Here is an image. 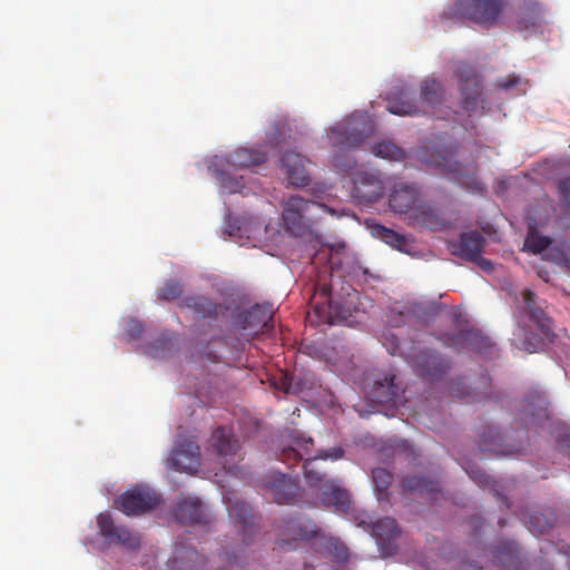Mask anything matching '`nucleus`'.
Returning <instances> with one entry per match:
<instances>
[{"label":"nucleus","instance_id":"obj_47","mask_svg":"<svg viewBox=\"0 0 570 570\" xmlns=\"http://www.w3.org/2000/svg\"><path fill=\"white\" fill-rule=\"evenodd\" d=\"M520 82V78L519 76L512 73V75H509L507 76L505 78H503L500 82H499V87L502 88V89H510L514 86H517L518 83Z\"/></svg>","mask_w":570,"mask_h":570},{"label":"nucleus","instance_id":"obj_38","mask_svg":"<svg viewBox=\"0 0 570 570\" xmlns=\"http://www.w3.org/2000/svg\"><path fill=\"white\" fill-rule=\"evenodd\" d=\"M554 523L552 515H547L540 511H533L528 515L529 530L534 534L548 532Z\"/></svg>","mask_w":570,"mask_h":570},{"label":"nucleus","instance_id":"obj_50","mask_svg":"<svg viewBox=\"0 0 570 570\" xmlns=\"http://www.w3.org/2000/svg\"><path fill=\"white\" fill-rule=\"evenodd\" d=\"M455 391H456V396L459 399L465 401V402H470V401H475L476 400V395L471 396L470 392L461 391L459 387Z\"/></svg>","mask_w":570,"mask_h":570},{"label":"nucleus","instance_id":"obj_28","mask_svg":"<svg viewBox=\"0 0 570 570\" xmlns=\"http://www.w3.org/2000/svg\"><path fill=\"white\" fill-rule=\"evenodd\" d=\"M321 500L325 507H332L340 512L347 511L351 504L348 492L336 485L334 481L321 490Z\"/></svg>","mask_w":570,"mask_h":570},{"label":"nucleus","instance_id":"obj_52","mask_svg":"<svg viewBox=\"0 0 570 570\" xmlns=\"http://www.w3.org/2000/svg\"><path fill=\"white\" fill-rule=\"evenodd\" d=\"M521 347H522L523 350H525V351L530 352V353L535 352V348H537V346H535V345H533L532 343H529V342H527V341L522 342V346H521Z\"/></svg>","mask_w":570,"mask_h":570},{"label":"nucleus","instance_id":"obj_21","mask_svg":"<svg viewBox=\"0 0 570 570\" xmlns=\"http://www.w3.org/2000/svg\"><path fill=\"white\" fill-rule=\"evenodd\" d=\"M281 163L292 185L305 187L309 184V175L305 169V159L302 155L295 151H285L281 158ZM306 163L309 161L306 159Z\"/></svg>","mask_w":570,"mask_h":570},{"label":"nucleus","instance_id":"obj_53","mask_svg":"<svg viewBox=\"0 0 570 570\" xmlns=\"http://www.w3.org/2000/svg\"><path fill=\"white\" fill-rule=\"evenodd\" d=\"M228 561L232 562V563H235V564H240L242 561H240V557L236 553H233L232 557H228Z\"/></svg>","mask_w":570,"mask_h":570},{"label":"nucleus","instance_id":"obj_46","mask_svg":"<svg viewBox=\"0 0 570 570\" xmlns=\"http://www.w3.org/2000/svg\"><path fill=\"white\" fill-rule=\"evenodd\" d=\"M126 331L131 338H136L142 333L144 325L140 321L129 320L127 323Z\"/></svg>","mask_w":570,"mask_h":570},{"label":"nucleus","instance_id":"obj_17","mask_svg":"<svg viewBox=\"0 0 570 570\" xmlns=\"http://www.w3.org/2000/svg\"><path fill=\"white\" fill-rule=\"evenodd\" d=\"M448 345L456 350H468L479 354H491L494 345L489 337L472 330H464L448 336Z\"/></svg>","mask_w":570,"mask_h":570},{"label":"nucleus","instance_id":"obj_5","mask_svg":"<svg viewBox=\"0 0 570 570\" xmlns=\"http://www.w3.org/2000/svg\"><path fill=\"white\" fill-rule=\"evenodd\" d=\"M503 3V0H455L444 14L449 19L470 20L491 26L498 21Z\"/></svg>","mask_w":570,"mask_h":570},{"label":"nucleus","instance_id":"obj_48","mask_svg":"<svg viewBox=\"0 0 570 570\" xmlns=\"http://www.w3.org/2000/svg\"><path fill=\"white\" fill-rule=\"evenodd\" d=\"M470 262L475 263L478 266H480L484 272H492L493 271V264L491 261L482 257V254H479V257L476 259H471Z\"/></svg>","mask_w":570,"mask_h":570},{"label":"nucleus","instance_id":"obj_2","mask_svg":"<svg viewBox=\"0 0 570 570\" xmlns=\"http://www.w3.org/2000/svg\"><path fill=\"white\" fill-rule=\"evenodd\" d=\"M372 132V124L364 114L352 115L344 124L331 129L330 140L337 147L333 156V165L336 169L347 173L356 165V160L348 150L360 146Z\"/></svg>","mask_w":570,"mask_h":570},{"label":"nucleus","instance_id":"obj_24","mask_svg":"<svg viewBox=\"0 0 570 570\" xmlns=\"http://www.w3.org/2000/svg\"><path fill=\"white\" fill-rule=\"evenodd\" d=\"M403 390L395 382V375L385 376L383 381H376L372 389L373 401L380 404L396 405L401 402Z\"/></svg>","mask_w":570,"mask_h":570},{"label":"nucleus","instance_id":"obj_32","mask_svg":"<svg viewBox=\"0 0 570 570\" xmlns=\"http://www.w3.org/2000/svg\"><path fill=\"white\" fill-rule=\"evenodd\" d=\"M209 168L212 169L215 178L219 181L222 188L228 193H238L244 188L245 184L243 181V177L233 176L229 173V166H215L212 163Z\"/></svg>","mask_w":570,"mask_h":570},{"label":"nucleus","instance_id":"obj_3","mask_svg":"<svg viewBox=\"0 0 570 570\" xmlns=\"http://www.w3.org/2000/svg\"><path fill=\"white\" fill-rule=\"evenodd\" d=\"M282 208L284 227L296 237L312 233L313 226L318 220L314 214L315 210L334 214V210L325 204L305 199L298 195L289 196L283 202Z\"/></svg>","mask_w":570,"mask_h":570},{"label":"nucleus","instance_id":"obj_44","mask_svg":"<svg viewBox=\"0 0 570 570\" xmlns=\"http://www.w3.org/2000/svg\"><path fill=\"white\" fill-rule=\"evenodd\" d=\"M471 479L481 488H487L491 484V478L481 469H471L469 472Z\"/></svg>","mask_w":570,"mask_h":570},{"label":"nucleus","instance_id":"obj_41","mask_svg":"<svg viewBox=\"0 0 570 570\" xmlns=\"http://www.w3.org/2000/svg\"><path fill=\"white\" fill-rule=\"evenodd\" d=\"M551 245V239L547 236L538 234L534 229H531L525 238L524 247L533 253L540 254Z\"/></svg>","mask_w":570,"mask_h":570},{"label":"nucleus","instance_id":"obj_45","mask_svg":"<svg viewBox=\"0 0 570 570\" xmlns=\"http://www.w3.org/2000/svg\"><path fill=\"white\" fill-rule=\"evenodd\" d=\"M558 189L561 198L570 207V177L560 179Z\"/></svg>","mask_w":570,"mask_h":570},{"label":"nucleus","instance_id":"obj_13","mask_svg":"<svg viewBox=\"0 0 570 570\" xmlns=\"http://www.w3.org/2000/svg\"><path fill=\"white\" fill-rule=\"evenodd\" d=\"M97 524L99 533L107 542L122 544L132 550L140 547V537L126 527L116 525L109 513H100L97 518Z\"/></svg>","mask_w":570,"mask_h":570},{"label":"nucleus","instance_id":"obj_15","mask_svg":"<svg viewBox=\"0 0 570 570\" xmlns=\"http://www.w3.org/2000/svg\"><path fill=\"white\" fill-rule=\"evenodd\" d=\"M458 76L463 108L468 111L473 110L482 92L481 77L473 67L466 63L459 66Z\"/></svg>","mask_w":570,"mask_h":570},{"label":"nucleus","instance_id":"obj_10","mask_svg":"<svg viewBox=\"0 0 570 570\" xmlns=\"http://www.w3.org/2000/svg\"><path fill=\"white\" fill-rule=\"evenodd\" d=\"M411 358L416 374L429 382L441 380L451 368L450 360L433 350L419 351Z\"/></svg>","mask_w":570,"mask_h":570},{"label":"nucleus","instance_id":"obj_25","mask_svg":"<svg viewBox=\"0 0 570 570\" xmlns=\"http://www.w3.org/2000/svg\"><path fill=\"white\" fill-rule=\"evenodd\" d=\"M523 302L529 313L530 320L533 321L546 338L553 336L552 320L547 316L541 306L535 303V295L532 291L525 289L523 292Z\"/></svg>","mask_w":570,"mask_h":570},{"label":"nucleus","instance_id":"obj_12","mask_svg":"<svg viewBox=\"0 0 570 570\" xmlns=\"http://www.w3.org/2000/svg\"><path fill=\"white\" fill-rule=\"evenodd\" d=\"M199 465L200 448L193 440H184L177 443L167 459V466L179 472L194 473Z\"/></svg>","mask_w":570,"mask_h":570},{"label":"nucleus","instance_id":"obj_49","mask_svg":"<svg viewBox=\"0 0 570 570\" xmlns=\"http://www.w3.org/2000/svg\"><path fill=\"white\" fill-rule=\"evenodd\" d=\"M521 22L524 23V28H538L540 26V19L538 16L530 17L529 19L523 18Z\"/></svg>","mask_w":570,"mask_h":570},{"label":"nucleus","instance_id":"obj_54","mask_svg":"<svg viewBox=\"0 0 570 570\" xmlns=\"http://www.w3.org/2000/svg\"><path fill=\"white\" fill-rule=\"evenodd\" d=\"M481 380L483 381L484 384H488L490 381V377H489V375H484L481 377Z\"/></svg>","mask_w":570,"mask_h":570},{"label":"nucleus","instance_id":"obj_19","mask_svg":"<svg viewBox=\"0 0 570 570\" xmlns=\"http://www.w3.org/2000/svg\"><path fill=\"white\" fill-rule=\"evenodd\" d=\"M227 509L229 517L242 532L245 544H249L257 531L252 507L244 501H235Z\"/></svg>","mask_w":570,"mask_h":570},{"label":"nucleus","instance_id":"obj_30","mask_svg":"<svg viewBox=\"0 0 570 570\" xmlns=\"http://www.w3.org/2000/svg\"><path fill=\"white\" fill-rule=\"evenodd\" d=\"M494 557L508 570H517L519 564V548L513 541H501L494 547Z\"/></svg>","mask_w":570,"mask_h":570},{"label":"nucleus","instance_id":"obj_39","mask_svg":"<svg viewBox=\"0 0 570 570\" xmlns=\"http://www.w3.org/2000/svg\"><path fill=\"white\" fill-rule=\"evenodd\" d=\"M386 109L397 116H413L419 112V108L414 102L403 99L401 96H392L387 101Z\"/></svg>","mask_w":570,"mask_h":570},{"label":"nucleus","instance_id":"obj_8","mask_svg":"<svg viewBox=\"0 0 570 570\" xmlns=\"http://www.w3.org/2000/svg\"><path fill=\"white\" fill-rule=\"evenodd\" d=\"M352 181V196L360 205L372 204L383 196L384 181L379 170H356Z\"/></svg>","mask_w":570,"mask_h":570},{"label":"nucleus","instance_id":"obj_26","mask_svg":"<svg viewBox=\"0 0 570 570\" xmlns=\"http://www.w3.org/2000/svg\"><path fill=\"white\" fill-rule=\"evenodd\" d=\"M179 306L189 309L198 318L215 320L218 315L219 306L210 298L203 295L185 296Z\"/></svg>","mask_w":570,"mask_h":570},{"label":"nucleus","instance_id":"obj_42","mask_svg":"<svg viewBox=\"0 0 570 570\" xmlns=\"http://www.w3.org/2000/svg\"><path fill=\"white\" fill-rule=\"evenodd\" d=\"M183 292L184 287L180 282L168 279L157 289V297L160 301H174L180 297Z\"/></svg>","mask_w":570,"mask_h":570},{"label":"nucleus","instance_id":"obj_20","mask_svg":"<svg viewBox=\"0 0 570 570\" xmlns=\"http://www.w3.org/2000/svg\"><path fill=\"white\" fill-rule=\"evenodd\" d=\"M273 320V313L268 306L255 305L238 315L237 324L245 333L243 335H254L268 326Z\"/></svg>","mask_w":570,"mask_h":570},{"label":"nucleus","instance_id":"obj_7","mask_svg":"<svg viewBox=\"0 0 570 570\" xmlns=\"http://www.w3.org/2000/svg\"><path fill=\"white\" fill-rule=\"evenodd\" d=\"M318 527L307 518L291 517L283 520L276 548L279 550L295 549L299 540H309L317 537Z\"/></svg>","mask_w":570,"mask_h":570},{"label":"nucleus","instance_id":"obj_18","mask_svg":"<svg viewBox=\"0 0 570 570\" xmlns=\"http://www.w3.org/2000/svg\"><path fill=\"white\" fill-rule=\"evenodd\" d=\"M265 161V154L256 149L237 148L227 155H216L213 157L215 166H229L232 169L247 168L257 166Z\"/></svg>","mask_w":570,"mask_h":570},{"label":"nucleus","instance_id":"obj_6","mask_svg":"<svg viewBox=\"0 0 570 570\" xmlns=\"http://www.w3.org/2000/svg\"><path fill=\"white\" fill-rule=\"evenodd\" d=\"M207 450L219 459L229 473L234 472L236 463L244 458L238 439L226 426H218L212 432Z\"/></svg>","mask_w":570,"mask_h":570},{"label":"nucleus","instance_id":"obj_9","mask_svg":"<svg viewBox=\"0 0 570 570\" xmlns=\"http://www.w3.org/2000/svg\"><path fill=\"white\" fill-rule=\"evenodd\" d=\"M159 502L160 499L155 490L146 485H138L122 493L115 501V504L126 515H139L154 510Z\"/></svg>","mask_w":570,"mask_h":570},{"label":"nucleus","instance_id":"obj_34","mask_svg":"<svg viewBox=\"0 0 570 570\" xmlns=\"http://www.w3.org/2000/svg\"><path fill=\"white\" fill-rule=\"evenodd\" d=\"M444 99V90L435 79H425L421 85V100L430 107L442 104Z\"/></svg>","mask_w":570,"mask_h":570},{"label":"nucleus","instance_id":"obj_16","mask_svg":"<svg viewBox=\"0 0 570 570\" xmlns=\"http://www.w3.org/2000/svg\"><path fill=\"white\" fill-rule=\"evenodd\" d=\"M272 498L278 504H294L299 494L298 483L284 473H272L264 482Z\"/></svg>","mask_w":570,"mask_h":570},{"label":"nucleus","instance_id":"obj_14","mask_svg":"<svg viewBox=\"0 0 570 570\" xmlns=\"http://www.w3.org/2000/svg\"><path fill=\"white\" fill-rule=\"evenodd\" d=\"M421 200V190L419 186L413 183H397L393 186L389 195V206L391 210L399 214H413Z\"/></svg>","mask_w":570,"mask_h":570},{"label":"nucleus","instance_id":"obj_29","mask_svg":"<svg viewBox=\"0 0 570 570\" xmlns=\"http://www.w3.org/2000/svg\"><path fill=\"white\" fill-rule=\"evenodd\" d=\"M402 488L430 500H434L435 494L440 492V483L438 481L419 475L405 476L402 480Z\"/></svg>","mask_w":570,"mask_h":570},{"label":"nucleus","instance_id":"obj_1","mask_svg":"<svg viewBox=\"0 0 570 570\" xmlns=\"http://www.w3.org/2000/svg\"><path fill=\"white\" fill-rule=\"evenodd\" d=\"M313 445V439L295 435L292 438L288 446L283 449L279 459L289 466H293L305 458L304 475L306 483L308 487L316 488L321 491L333 480L327 479L326 474L317 466L316 461L318 459H341L344 451L341 448H333L328 451H320L316 455L312 456Z\"/></svg>","mask_w":570,"mask_h":570},{"label":"nucleus","instance_id":"obj_27","mask_svg":"<svg viewBox=\"0 0 570 570\" xmlns=\"http://www.w3.org/2000/svg\"><path fill=\"white\" fill-rule=\"evenodd\" d=\"M413 218L422 226L433 230H441L449 225V222L443 218L436 209L423 199L412 214Z\"/></svg>","mask_w":570,"mask_h":570},{"label":"nucleus","instance_id":"obj_23","mask_svg":"<svg viewBox=\"0 0 570 570\" xmlns=\"http://www.w3.org/2000/svg\"><path fill=\"white\" fill-rule=\"evenodd\" d=\"M485 238L476 230L462 233L453 253L465 261L476 259L483 253Z\"/></svg>","mask_w":570,"mask_h":570},{"label":"nucleus","instance_id":"obj_35","mask_svg":"<svg viewBox=\"0 0 570 570\" xmlns=\"http://www.w3.org/2000/svg\"><path fill=\"white\" fill-rule=\"evenodd\" d=\"M480 449L482 451L502 453V435L495 428H487L480 433Z\"/></svg>","mask_w":570,"mask_h":570},{"label":"nucleus","instance_id":"obj_4","mask_svg":"<svg viewBox=\"0 0 570 570\" xmlns=\"http://www.w3.org/2000/svg\"><path fill=\"white\" fill-rule=\"evenodd\" d=\"M454 156L455 153L452 147L435 150L431 155H429L428 147H425V149L421 151L420 157L423 163L441 169L445 176L465 189L482 194L485 190V186L474 175L476 167L474 166L472 173H469L468 169H464L461 164L454 159Z\"/></svg>","mask_w":570,"mask_h":570},{"label":"nucleus","instance_id":"obj_36","mask_svg":"<svg viewBox=\"0 0 570 570\" xmlns=\"http://www.w3.org/2000/svg\"><path fill=\"white\" fill-rule=\"evenodd\" d=\"M373 234L377 238L383 240L385 244H387L391 247L396 248L399 250H403L406 245V238L404 235H402L393 229L386 228L385 226L376 225L373 228Z\"/></svg>","mask_w":570,"mask_h":570},{"label":"nucleus","instance_id":"obj_22","mask_svg":"<svg viewBox=\"0 0 570 570\" xmlns=\"http://www.w3.org/2000/svg\"><path fill=\"white\" fill-rule=\"evenodd\" d=\"M175 518L183 524L206 523V513L203 503L197 498H185L178 502Z\"/></svg>","mask_w":570,"mask_h":570},{"label":"nucleus","instance_id":"obj_55","mask_svg":"<svg viewBox=\"0 0 570 570\" xmlns=\"http://www.w3.org/2000/svg\"><path fill=\"white\" fill-rule=\"evenodd\" d=\"M305 570H315V569H314V567H313V566H308V567H306V569H305Z\"/></svg>","mask_w":570,"mask_h":570},{"label":"nucleus","instance_id":"obj_37","mask_svg":"<svg viewBox=\"0 0 570 570\" xmlns=\"http://www.w3.org/2000/svg\"><path fill=\"white\" fill-rule=\"evenodd\" d=\"M372 153L376 157H381L393 161H401L405 158L404 150L396 146L394 142L389 140H384L372 146Z\"/></svg>","mask_w":570,"mask_h":570},{"label":"nucleus","instance_id":"obj_33","mask_svg":"<svg viewBox=\"0 0 570 570\" xmlns=\"http://www.w3.org/2000/svg\"><path fill=\"white\" fill-rule=\"evenodd\" d=\"M440 309L441 305L435 302H415L409 306L406 313L426 325L440 313Z\"/></svg>","mask_w":570,"mask_h":570},{"label":"nucleus","instance_id":"obj_51","mask_svg":"<svg viewBox=\"0 0 570 570\" xmlns=\"http://www.w3.org/2000/svg\"><path fill=\"white\" fill-rule=\"evenodd\" d=\"M321 291H322V294L328 298V302L332 305L333 304V296H332L330 286L324 284V285H322Z\"/></svg>","mask_w":570,"mask_h":570},{"label":"nucleus","instance_id":"obj_31","mask_svg":"<svg viewBox=\"0 0 570 570\" xmlns=\"http://www.w3.org/2000/svg\"><path fill=\"white\" fill-rule=\"evenodd\" d=\"M368 528L371 530V534L380 542H389L400 533L396 521L389 517L368 523Z\"/></svg>","mask_w":570,"mask_h":570},{"label":"nucleus","instance_id":"obj_43","mask_svg":"<svg viewBox=\"0 0 570 570\" xmlns=\"http://www.w3.org/2000/svg\"><path fill=\"white\" fill-rule=\"evenodd\" d=\"M372 478L375 489L380 495L385 494L390 484L392 483V473L384 468H376L372 471Z\"/></svg>","mask_w":570,"mask_h":570},{"label":"nucleus","instance_id":"obj_11","mask_svg":"<svg viewBox=\"0 0 570 570\" xmlns=\"http://www.w3.org/2000/svg\"><path fill=\"white\" fill-rule=\"evenodd\" d=\"M547 404L543 393L529 392L520 403L518 420L527 429L541 426L549 419Z\"/></svg>","mask_w":570,"mask_h":570},{"label":"nucleus","instance_id":"obj_40","mask_svg":"<svg viewBox=\"0 0 570 570\" xmlns=\"http://www.w3.org/2000/svg\"><path fill=\"white\" fill-rule=\"evenodd\" d=\"M325 549L337 563L346 562L350 558L348 548L338 538H328L325 542Z\"/></svg>","mask_w":570,"mask_h":570}]
</instances>
